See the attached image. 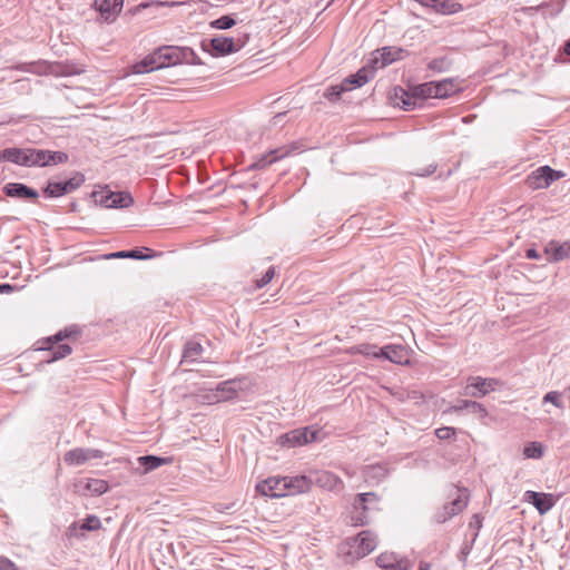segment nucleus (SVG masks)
Returning a JSON list of instances; mask_svg holds the SVG:
<instances>
[{"instance_id":"1","label":"nucleus","mask_w":570,"mask_h":570,"mask_svg":"<svg viewBox=\"0 0 570 570\" xmlns=\"http://www.w3.org/2000/svg\"><path fill=\"white\" fill-rule=\"evenodd\" d=\"M195 52L190 48L164 46L132 66V72L141 75L183 62H194Z\"/></svg>"},{"instance_id":"2","label":"nucleus","mask_w":570,"mask_h":570,"mask_svg":"<svg viewBox=\"0 0 570 570\" xmlns=\"http://www.w3.org/2000/svg\"><path fill=\"white\" fill-rule=\"evenodd\" d=\"M71 337V326H66L55 335L40 338L36 342V351L43 352L41 363H51L68 356L71 353V346L61 344L65 338Z\"/></svg>"},{"instance_id":"3","label":"nucleus","mask_w":570,"mask_h":570,"mask_svg":"<svg viewBox=\"0 0 570 570\" xmlns=\"http://www.w3.org/2000/svg\"><path fill=\"white\" fill-rule=\"evenodd\" d=\"M380 498L374 492L358 493L354 497L350 511L351 523L355 527L370 522V512L377 510Z\"/></svg>"},{"instance_id":"4","label":"nucleus","mask_w":570,"mask_h":570,"mask_svg":"<svg viewBox=\"0 0 570 570\" xmlns=\"http://www.w3.org/2000/svg\"><path fill=\"white\" fill-rule=\"evenodd\" d=\"M248 35H244L243 38L216 36L212 39L203 40L202 48L212 56L223 57L239 51L246 45Z\"/></svg>"},{"instance_id":"5","label":"nucleus","mask_w":570,"mask_h":570,"mask_svg":"<svg viewBox=\"0 0 570 570\" xmlns=\"http://www.w3.org/2000/svg\"><path fill=\"white\" fill-rule=\"evenodd\" d=\"M450 498L452 499L448 503H445L442 508L435 511L433 519L436 523L446 522L448 520L463 511L468 504L466 489L453 487L451 489Z\"/></svg>"},{"instance_id":"6","label":"nucleus","mask_w":570,"mask_h":570,"mask_svg":"<svg viewBox=\"0 0 570 570\" xmlns=\"http://www.w3.org/2000/svg\"><path fill=\"white\" fill-rule=\"evenodd\" d=\"M90 197L96 205L106 208H124L132 204L130 194L125 191H112L108 187H101L90 193Z\"/></svg>"},{"instance_id":"7","label":"nucleus","mask_w":570,"mask_h":570,"mask_svg":"<svg viewBox=\"0 0 570 570\" xmlns=\"http://www.w3.org/2000/svg\"><path fill=\"white\" fill-rule=\"evenodd\" d=\"M407 56V51L400 47H383L381 49L375 50L372 53V58L370 60V66L374 70L384 68L397 60H401Z\"/></svg>"},{"instance_id":"8","label":"nucleus","mask_w":570,"mask_h":570,"mask_svg":"<svg viewBox=\"0 0 570 570\" xmlns=\"http://www.w3.org/2000/svg\"><path fill=\"white\" fill-rule=\"evenodd\" d=\"M500 385V381L493 377L471 376L463 390V395L471 397H483Z\"/></svg>"},{"instance_id":"9","label":"nucleus","mask_w":570,"mask_h":570,"mask_svg":"<svg viewBox=\"0 0 570 570\" xmlns=\"http://www.w3.org/2000/svg\"><path fill=\"white\" fill-rule=\"evenodd\" d=\"M320 430H315L312 428H303V429H296L293 431H289L288 433H285L282 435L281 443L283 445H286L288 448L299 446L307 444L309 442H315L320 440Z\"/></svg>"},{"instance_id":"10","label":"nucleus","mask_w":570,"mask_h":570,"mask_svg":"<svg viewBox=\"0 0 570 570\" xmlns=\"http://www.w3.org/2000/svg\"><path fill=\"white\" fill-rule=\"evenodd\" d=\"M256 490L259 494L272 497V498H281L286 495L287 485H286V476H271L266 480H263L256 485Z\"/></svg>"},{"instance_id":"11","label":"nucleus","mask_w":570,"mask_h":570,"mask_svg":"<svg viewBox=\"0 0 570 570\" xmlns=\"http://www.w3.org/2000/svg\"><path fill=\"white\" fill-rule=\"evenodd\" d=\"M374 357H383L394 364H407L410 361L409 351L404 345L401 344H389L379 350L377 353H373Z\"/></svg>"},{"instance_id":"12","label":"nucleus","mask_w":570,"mask_h":570,"mask_svg":"<svg viewBox=\"0 0 570 570\" xmlns=\"http://www.w3.org/2000/svg\"><path fill=\"white\" fill-rule=\"evenodd\" d=\"M32 153V165L33 167H45L50 165H57L66 163L68 160V154L63 151H50L43 149L31 148Z\"/></svg>"},{"instance_id":"13","label":"nucleus","mask_w":570,"mask_h":570,"mask_svg":"<svg viewBox=\"0 0 570 570\" xmlns=\"http://www.w3.org/2000/svg\"><path fill=\"white\" fill-rule=\"evenodd\" d=\"M0 161H9L24 167H33L31 148H6L0 151Z\"/></svg>"},{"instance_id":"14","label":"nucleus","mask_w":570,"mask_h":570,"mask_svg":"<svg viewBox=\"0 0 570 570\" xmlns=\"http://www.w3.org/2000/svg\"><path fill=\"white\" fill-rule=\"evenodd\" d=\"M524 500L534 505L540 514L549 512L557 502V498L552 493H541L531 490L525 491Z\"/></svg>"},{"instance_id":"15","label":"nucleus","mask_w":570,"mask_h":570,"mask_svg":"<svg viewBox=\"0 0 570 570\" xmlns=\"http://www.w3.org/2000/svg\"><path fill=\"white\" fill-rule=\"evenodd\" d=\"M377 544L376 535L371 531H362L353 539L354 554L363 558L370 554Z\"/></svg>"},{"instance_id":"16","label":"nucleus","mask_w":570,"mask_h":570,"mask_svg":"<svg viewBox=\"0 0 570 570\" xmlns=\"http://www.w3.org/2000/svg\"><path fill=\"white\" fill-rule=\"evenodd\" d=\"M544 255L548 263H558L570 256V240H550L544 246Z\"/></svg>"},{"instance_id":"17","label":"nucleus","mask_w":570,"mask_h":570,"mask_svg":"<svg viewBox=\"0 0 570 570\" xmlns=\"http://www.w3.org/2000/svg\"><path fill=\"white\" fill-rule=\"evenodd\" d=\"M108 490V483L100 479L83 478L73 482V492L101 495Z\"/></svg>"},{"instance_id":"18","label":"nucleus","mask_w":570,"mask_h":570,"mask_svg":"<svg viewBox=\"0 0 570 570\" xmlns=\"http://www.w3.org/2000/svg\"><path fill=\"white\" fill-rule=\"evenodd\" d=\"M374 70L371 66L362 67L356 73L350 75L342 80V86L345 91H350L355 88L364 86L370 79L374 77Z\"/></svg>"},{"instance_id":"19","label":"nucleus","mask_w":570,"mask_h":570,"mask_svg":"<svg viewBox=\"0 0 570 570\" xmlns=\"http://www.w3.org/2000/svg\"><path fill=\"white\" fill-rule=\"evenodd\" d=\"M3 193L6 196L18 199H37L39 193L22 184V183H8L3 186Z\"/></svg>"},{"instance_id":"20","label":"nucleus","mask_w":570,"mask_h":570,"mask_svg":"<svg viewBox=\"0 0 570 570\" xmlns=\"http://www.w3.org/2000/svg\"><path fill=\"white\" fill-rule=\"evenodd\" d=\"M422 6L433 9L438 13L453 14L460 12L462 4L454 0H417Z\"/></svg>"},{"instance_id":"21","label":"nucleus","mask_w":570,"mask_h":570,"mask_svg":"<svg viewBox=\"0 0 570 570\" xmlns=\"http://www.w3.org/2000/svg\"><path fill=\"white\" fill-rule=\"evenodd\" d=\"M320 488L328 491H338L344 488L343 481L331 471H321L315 474L313 480Z\"/></svg>"},{"instance_id":"22","label":"nucleus","mask_w":570,"mask_h":570,"mask_svg":"<svg viewBox=\"0 0 570 570\" xmlns=\"http://www.w3.org/2000/svg\"><path fill=\"white\" fill-rule=\"evenodd\" d=\"M464 410L476 415L479 419H484L489 414L483 404L472 400H459L456 404L449 409V412L460 413Z\"/></svg>"},{"instance_id":"23","label":"nucleus","mask_w":570,"mask_h":570,"mask_svg":"<svg viewBox=\"0 0 570 570\" xmlns=\"http://www.w3.org/2000/svg\"><path fill=\"white\" fill-rule=\"evenodd\" d=\"M389 474V469L385 464H372L366 465L363 469V476L365 482H367L371 485L379 484L381 481H383L386 475Z\"/></svg>"},{"instance_id":"24","label":"nucleus","mask_w":570,"mask_h":570,"mask_svg":"<svg viewBox=\"0 0 570 570\" xmlns=\"http://www.w3.org/2000/svg\"><path fill=\"white\" fill-rule=\"evenodd\" d=\"M312 482V479L305 475L286 476V495H294L308 491L311 489Z\"/></svg>"},{"instance_id":"25","label":"nucleus","mask_w":570,"mask_h":570,"mask_svg":"<svg viewBox=\"0 0 570 570\" xmlns=\"http://www.w3.org/2000/svg\"><path fill=\"white\" fill-rule=\"evenodd\" d=\"M287 154H288V151L285 148H277V149L271 150L268 154L263 155L255 163H253L250 168L256 169V170L264 169L267 166L274 164L275 161L284 158L285 156H287Z\"/></svg>"},{"instance_id":"26","label":"nucleus","mask_w":570,"mask_h":570,"mask_svg":"<svg viewBox=\"0 0 570 570\" xmlns=\"http://www.w3.org/2000/svg\"><path fill=\"white\" fill-rule=\"evenodd\" d=\"M105 455V452L98 449H73V464H85L92 460L102 459Z\"/></svg>"},{"instance_id":"27","label":"nucleus","mask_w":570,"mask_h":570,"mask_svg":"<svg viewBox=\"0 0 570 570\" xmlns=\"http://www.w3.org/2000/svg\"><path fill=\"white\" fill-rule=\"evenodd\" d=\"M94 8L99 12L102 22L111 23L117 19L111 0H94Z\"/></svg>"},{"instance_id":"28","label":"nucleus","mask_w":570,"mask_h":570,"mask_svg":"<svg viewBox=\"0 0 570 570\" xmlns=\"http://www.w3.org/2000/svg\"><path fill=\"white\" fill-rule=\"evenodd\" d=\"M71 190V178L60 183V181H49L46 188L43 189V194L46 197H60L66 193Z\"/></svg>"},{"instance_id":"29","label":"nucleus","mask_w":570,"mask_h":570,"mask_svg":"<svg viewBox=\"0 0 570 570\" xmlns=\"http://www.w3.org/2000/svg\"><path fill=\"white\" fill-rule=\"evenodd\" d=\"M435 89L438 90L436 98H448L461 90L459 85L453 78H446L440 81H435Z\"/></svg>"},{"instance_id":"30","label":"nucleus","mask_w":570,"mask_h":570,"mask_svg":"<svg viewBox=\"0 0 570 570\" xmlns=\"http://www.w3.org/2000/svg\"><path fill=\"white\" fill-rule=\"evenodd\" d=\"M399 92L401 94L400 96V101L397 102V105L404 109V110H412L416 107V104H417V98L416 96H414V90L411 89V91H406L404 90L403 88L399 87L395 89V97L399 98Z\"/></svg>"},{"instance_id":"31","label":"nucleus","mask_w":570,"mask_h":570,"mask_svg":"<svg viewBox=\"0 0 570 570\" xmlns=\"http://www.w3.org/2000/svg\"><path fill=\"white\" fill-rule=\"evenodd\" d=\"M204 352V347L200 343L189 341L185 344L183 360L185 362H195L197 361Z\"/></svg>"},{"instance_id":"32","label":"nucleus","mask_w":570,"mask_h":570,"mask_svg":"<svg viewBox=\"0 0 570 570\" xmlns=\"http://www.w3.org/2000/svg\"><path fill=\"white\" fill-rule=\"evenodd\" d=\"M414 96L417 100H424L429 98H436L438 90L435 89V81L424 82L412 88Z\"/></svg>"},{"instance_id":"33","label":"nucleus","mask_w":570,"mask_h":570,"mask_svg":"<svg viewBox=\"0 0 570 570\" xmlns=\"http://www.w3.org/2000/svg\"><path fill=\"white\" fill-rule=\"evenodd\" d=\"M139 465L144 473H148L166 463V459L156 455H144L138 458Z\"/></svg>"},{"instance_id":"34","label":"nucleus","mask_w":570,"mask_h":570,"mask_svg":"<svg viewBox=\"0 0 570 570\" xmlns=\"http://www.w3.org/2000/svg\"><path fill=\"white\" fill-rule=\"evenodd\" d=\"M101 522L100 519L97 515L89 514L87 515L79 528H77L76 523L73 522V535L76 534L77 530L81 531H95L100 529Z\"/></svg>"},{"instance_id":"35","label":"nucleus","mask_w":570,"mask_h":570,"mask_svg":"<svg viewBox=\"0 0 570 570\" xmlns=\"http://www.w3.org/2000/svg\"><path fill=\"white\" fill-rule=\"evenodd\" d=\"M451 66L452 61L448 57L443 56L429 61L428 69L433 72H445L451 69Z\"/></svg>"},{"instance_id":"36","label":"nucleus","mask_w":570,"mask_h":570,"mask_svg":"<svg viewBox=\"0 0 570 570\" xmlns=\"http://www.w3.org/2000/svg\"><path fill=\"white\" fill-rule=\"evenodd\" d=\"M217 392H220L223 394L224 400H229L235 396H237V389H236V381L228 380L225 382H222L216 387Z\"/></svg>"},{"instance_id":"37","label":"nucleus","mask_w":570,"mask_h":570,"mask_svg":"<svg viewBox=\"0 0 570 570\" xmlns=\"http://www.w3.org/2000/svg\"><path fill=\"white\" fill-rule=\"evenodd\" d=\"M236 24V20L233 16L226 14L222 16L209 22L210 28L217 30H227L233 28Z\"/></svg>"},{"instance_id":"38","label":"nucleus","mask_w":570,"mask_h":570,"mask_svg":"<svg viewBox=\"0 0 570 570\" xmlns=\"http://www.w3.org/2000/svg\"><path fill=\"white\" fill-rule=\"evenodd\" d=\"M523 455L528 459H540L543 455V445L533 441L524 445Z\"/></svg>"},{"instance_id":"39","label":"nucleus","mask_w":570,"mask_h":570,"mask_svg":"<svg viewBox=\"0 0 570 570\" xmlns=\"http://www.w3.org/2000/svg\"><path fill=\"white\" fill-rule=\"evenodd\" d=\"M537 173H541L542 178L547 179V187H549L554 180L563 177V173L554 170L550 166H541L537 169Z\"/></svg>"},{"instance_id":"40","label":"nucleus","mask_w":570,"mask_h":570,"mask_svg":"<svg viewBox=\"0 0 570 570\" xmlns=\"http://www.w3.org/2000/svg\"><path fill=\"white\" fill-rule=\"evenodd\" d=\"M527 185L531 189H543L547 187V179H543L541 173H537V169L532 171L525 180Z\"/></svg>"},{"instance_id":"41","label":"nucleus","mask_w":570,"mask_h":570,"mask_svg":"<svg viewBox=\"0 0 570 570\" xmlns=\"http://www.w3.org/2000/svg\"><path fill=\"white\" fill-rule=\"evenodd\" d=\"M542 402L543 403H552L554 406H557L559 409H563L564 407V404H563V401H562V397H561V393L558 392V391H550V392H548L543 396Z\"/></svg>"},{"instance_id":"42","label":"nucleus","mask_w":570,"mask_h":570,"mask_svg":"<svg viewBox=\"0 0 570 570\" xmlns=\"http://www.w3.org/2000/svg\"><path fill=\"white\" fill-rule=\"evenodd\" d=\"M175 3L174 2H168V1H159V0H154V1H150V2H141L139 3L135 10H134V13H138L140 12L142 9H147V8H163V7H171L174 6Z\"/></svg>"},{"instance_id":"43","label":"nucleus","mask_w":570,"mask_h":570,"mask_svg":"<svg viewBox=\"0 0 570 570\" xmlns=\"http://www.w3.org/2000/svg\"><path fill=\"white\" fill-rule=\"evenodd\" d=\"M12 69L23 71V72H31V73H41L42 72V66L37 62H23L19 63Z\"/></svg>"},{"instance_id":"44","label":"nucleus","mask_w":570,"mask_h":570,"mask_svg":"<svg viewBox=\"0 0 570 570\" xmlns=\"http://www.w3.org/2000/svg\"><path fill=\"white\" fill-rule=\"evenodd\" d=\"M395 559V554L391 553H382L377 557L376 559V564L380 567V568H383V569H386V570H392L393 569V561Z\"/></svg>"},{"instance_id":"45","label":"nucleus","mask_w":570,"mask_h":570,"mask_svg":"<svg viewBox=\"0 0 570 570\" xmlns=\"http://www.w3.org/2000/svg\"><path fill=\"white\" fill-rule=\"evenodd\" d=\"M343 92H345V90H344L342 83H340V85L331 86L330 88H327L324 96H325V98H327L331 101H336L341 98Z\"/></svg>"},{"instance_id":"46","label":"nucleus","mask_w":570,"mask_h":570,"mask_svg":"<svg viewBox=\"0 0 570 570\" xmlns=\"http://www.w3.org/2000/svg\"><path fill=\"white\" fill-rule=\"evenodd\" d=\"M455 434V429L452 426H442L435 430V435L439 440H449Z\"/></svg>"},{"instance_id":"47","label":"nucleus","mask_w":570,"mask_h":570,"mask_svg":"<svg viewBox=\"0 0 570 570\" xmlns=\"http://www.w3.org/2000/svg\"><path fill=\"white\" fill-rule=\"evenodd\" d=\"M274 276H275V268L273 266H271L265 272V274L259 279L256 281V287L262 288V287L266 286L273 279Z\"/></svg>"},{"instance_id":"48","label":"nucleus","mask_w":570,"mask_h":570,"mask_svg":"<svg viewBox=\"0 0 570 570\" xmlns=\"http://www.w3.org/2000/svg\"><path fill=\"white\" fill-rule=\"evenodd\" d=\"M145 250L147 252H151L150 254H142L141 250L139 249H130L129 250V255H128V258H132V259H146V258H151L155 256L154 252L149 248H144Z\"/></svg>"},{"instance_id":"49","label":"nucleus","mask_w":570,"mask_h":570,"mask_svg":"<svg viewBox=\"0 0 570 570\" xmlns=\"http://www.w3.org/2000/svg\"><path fill=\"white\" fill-rule=\"evenodd\" d=\"M393 569L392 570H410L411 567H412V563L410 560L407 559H399L396 556H395V559L393 561Z\"/></svg>"},{"instance_id":"50","label":"nucleus","mask_w":570,"mask_h":570,"mask_svg":"<svg viewBox=\"0 0 570 570\" xmlns=\"http://www.w3.org/2000/svg\"><path fill=\"white\" fill-rule=\"evenodd\" d=\"M436 168H438L436 164H430L422 169H417V170L413 171L412 174L416 175L419 177H428V176L434 174Z\"/></svg>"},{"instance_id":"51","label":"nucleus","mask_w":570,"mask_h":570,"mask_svg":"<svg viewBox=\"0 0 570 570\" xmlns=\"http://www.w3.org/2000/svg\"><path fill=\"white\" fill-rule=\"evenodd\" d=\"M0 570H20L14 562L4 556H0Z\"/></svg>"},{"instance_id":"52","label":"nucleus","mask_w":570,"mask_h":570,"mask_svg":"<svg viewBox=\"0 0 570 570\" xmlns=\"http://www.w3.org/2000/svg\"><path fill=\"white\" fill-rule=\"evenodd\" d=\"M128 255H129V250H119V252H115V253L107 254V255H105V257H106L107 259H112V258H128Z\"/></svg>"},{"instance_id":"53","label":"nucleus","mask_w":570,"mask_h":570,"mask_svg":"<svg viewBox=\"0 0 570 570\" xmlns=\"http://www.w3.org/2000/svg\"><path fill=\"white\" fill-rule=\"evenodd\" d=\"M525 257L528 259H539V258H541V255H540V253L537 249L529 248V249L525 250Z\"/></svg>"},{"instance_id":"54","label":"nucleus","mask_w":570,"mask_h":570,"mask_svg":"<svg viewBox=\"0 0 570 570\" xmlns=\"http://www.w3.org/2000/svg\"><path fill=\"white\" fill-rule=\"evenodd\" d=\"M124 1L125 0H111L112 8H114V11L116 12L117 17L119 16V13L122 10Z\"/></svg>"},{"instance_id":"55","label":"nucleus","mask_w":570,"mask_h":570,"mask_svg":"<svg viewBox=\"0 0 570 570\" xmlns=\"http://www.w3.org/2000/svg\"><path fill=\"white\" fill-rule=\"evenodd\" d=\"M85 181V176L81 173H73V189Z\"/></svg>"},{"instance_id":"56","label":"nucleus","mask_w":570,"mask_h":570,"mask_svg":"<svg viewBox=\"0 0 570 570\" xmlns=\"http://www.w3.org/2000/svg\"><path fill=\"white\" fill-rule=\"evenodd\" d=\"M380 348L381 347H377L376 345H365L362 353L373 356V353H377Z\"/></svg>"},{"instance_id":"57","label":"nucleus","mask_w":570,"mask_h":570,"mask_svg":"<svg viewBox=\"0 0 570 570\" xmlns=\"http://www.w3.org/2000/svg\"><path fill=\"white\" fill-rule=\"evenodd\" d=\"M13 291V286L8 284V283H2L0 284V293L4 294V293H10Z\"/></svg>"},{"instance_id":"58","label":"nucleus","mask_w":570,"mask_h":570,"mask_svg":"<svg viewBox=\"0 0 570 570\" xmlns=\"http://www.w3.org/2000/svg\"><path fill=\"white\" fill-rule=\"evenodd\" d=\"M63 462L71 465V450L63 453Z\"/></svg>"},{"instance_id":"59","label":"nucleus","mask_w":570,"mask_h":570,"mask_svg":"<svg viewBox=\"0 0 570 570\" xmlns=\"http://www.w3.org/2000/svg\"><path fill=\"white\" fill-rule=\"evenodd\" d=\"M563 52L567 55V56H570V39L568 41H566L564 46H563Z\"/></svg>"},{"instance_id":"60","label":"nucleus","mask_w":570,"mask_h":570,"mask_svg":"<svg viewBox=\"0 0 570 570\" xmlns=\"http://www.w3.org/2000/svg\"><path fill=\"white\" fill-rule=\"evenodd\" d=\"M65 535H66L67 538H71V525H70V527H68V528L66 529V531H65Z\"/></svg>"},{"instance_id":"61","label":"nucleus","mask_w":570,"mask_h":570,"mask_svg":"<svg viewBox=\"0 0 570 570\" xmlns=\"http://www.w3.org/2000/svg\"><path fill=\"white\" fill-rule=\"evenodd\" d=\"M72 333H73V340H76L77 335L79 334V331H78L77 326H75V325H73Z\"/></svg>"},{"instance_id":"62","label":"nucleus","mask_w":570,"mask_h":570,"mask_svg":"<svg viewBox=\"0 0 570 570\" xmlns=\"http://www.w3.org/2000/svg\"><path fill=\"white\" fill-rule=\"evenodd\" d=\"M80 72H82V70H78V69L73 66L72 73H73V75H77V73H80Z\"/></svg>"},{"instance_id":"63","label":"nucleus","mask_w":570,"mask_h":570,"mask_svg":"<svg viewBox=\"0 0 570 570\" xmlns=\"http://www.w3.org/2000/svg\"><path fill=\"white\" fill-rule=\"evenodd\" d=\"M420 570H430V567H429L428 564H425L424 567H423V566H421V567H420Z\"/></svg>"}]
</instances>
